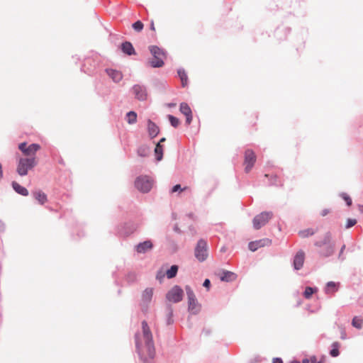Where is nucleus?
<instances>
[{
    "label": "nucleus",
    "mask_w": 363,
    "mask_h": 363,
    "mask_svg": "<svg viewBox=\"0 0 363 363\" xmlns=\"http://www.w3.org/2000/svg\"><path fill=\"white\" fill-rule=\"evenodd\" d=\"M330 213L328 209H323L320 211V214L321 216H325Z\"/></svg>",
    "instance_id": "nucleus-40"
},
{
    "label": "nucleus",
    "mask_w": 363,
    "mask_h": 363,
    "mask_svg": "<svg viewBox=\"0 0 363 363\" xmlns=\"http://www.w3.org/2000/svg\"><path fill=\"white\" fill-rule=\"evenodd\" d=\"M133 93L135 97L140 101H145L147 98L146 88L140 84H135L133 86Z\"/></svg>",
    "instance_id": "nucleus-12"
},
{
    "label": "nucleus",
    "mask_w": 363,
    "mask_h": 363,
    "mask_svg": "<svg viewBox=\"0 0 363 363\" xmlns=\"http://www.w3.org/2000/svg\"><path fill=\"white\" fill-rule=\"evenodd\" d=\"M291 363H300V362L297 360L292 361Z\"/></svg>",
    "instance_id": "nucleus-49"
},
{
    "label": "nucleus",
    "mask_w": 363,
    "mask_h": 363,
    "mask_svg": "<svg viewBox=\"0 0 363 363\" xmlns=\"http://www.w3.org/2000/svg\"><path fill=\"white\" fill-rule=\"evenodd\" d=\"M183 296V290L179 286H174L168 291L166 297L169 301L177 303L182 300Z\"/></svg>",
    "instance_id": "nucleus-10"
},
{
    "label": "nucleus",
    "mask_w": 363,
    "mask_h": 363,
    "mask_svg": "<svg viewBox=\"0 0 363 363\" xmlns=\"http://www.w3.org/2000/svg\"><path fill=\"white\" fill-rule=\"evenodd\" d=\"M195 256L200 262L204 261L208 257L207 243L203 240H199L195 248Z\"/></svg>",
    "instance_id": "nucleus-9"
},
{
    "label": "nucleus",
    "mask_w": 363,
    "mask_h": 363,
    "mask_svg": "<svg viewBox=\"0 0 363 363\" xmlns=\"http://www.w3.org/2000/svg\"><path fill=\"white\" fill-rule=\"evenodd\" d=\"M33 195L40 205H43L48 201L47 195L40 190L33 192Z\"/></svg>",
    "instance_id": "nucleus-17"
},
{
    "label": "nucleus",
    "mask_w": 363,
    "mask_h": 363,
    "mask_svg": "<svg viewBox=\"0 0 363 363\" xmlns=\"http://www.w3.org/2000/svg\"><path fill=\"white\" fill-rule=\"evenodd\" d=\"M165 141V138H162V139H160V144L161 145L162 143L164 142Z\"/></svg>",
    "instance_id": "nucleus-47"
},
{
    "label": "nucleus",
    "mask_w": 363,
    "mask_h": 363,
    "mask_svg": "<svg viewBox=\"0 0 363 363\" xmlns=\"http://www.w3.org/2000/svg\"><path fill=\"white\" fill-rule=\"evenodd\" d=\"M3 177V171H2V165L0 164V179Z\"/></svg>",
    "instance_id": "nucleus-45"
},
{
    "label": "nucleus",
    "mask_w": 363,
    "mask_h": 363,
    "mask_svg": "<svg viewBox=\"0 0 363 363\" xmlns=\"http://www.w3.org/2000/svg\"><path fill=\"white\" fill-rule=\"evenodd\" d=\"M178 272V267L177 265H172L169 269L166 272V275L168 279L174 278Z\"/></svg>",
    "instance_id": "nucleus-28"
},
{
    "label": "nucleus",
    "mask_w": 363,
    "mask_h": 363,
    "mask_svg": "<svg viewBox=\"0 0 363 363\" xmlns=\"http://www.w3.org/2000/svg\"><path fill=\"white\" fill-rule=\"evenodd\" d=\"M150 51L153 55V58L148 63L152 67H161L164 65V52L158 47L152 45L150 47Z\"/></svg>",
    "instance_id": "nucleus-4"
},
{
    "label": "nucleus",
    "mask_w": 363,
    "mask_h": 363,
    "mask_svg": "<svg viewBox=\"0 0 363 363\" xmlns=\"http://www.w3.org/2000/svg\"><path fill=\"white\" fill-rule=\"evenodd\" d=\"M135 183L136 188L143 192L149 191L153 184L152 180L146 176L137 178Z\"/></svg>",
    "instance_id": "nucleus-8"
},
{
    "label": "nucleus",
    "mask_w": 363,
    "mask_h": 363,
    "mask_svg": "<svg viewBox=\"0 0 363 363\" xmlns=\"http://www.w3.org/2000/svg\"><path fill=\"white\" fill-rule=\"evenodd\" d=\"M317 291L316 289H313L310 286H307L305 289V291L303 293V296L306 298H310L313 293H315Z\"/></svg>",
    "instance_id": "nucleus-32"
},
{
    "label": "nucleus",
    "mask_w": 363,
    "mask_h": 363,
    "mask_svg": "<svg viewBox=\"0 0 363 363\" xmlns=\"http://www.w3.org/2000/svg\"><path fill=\"white\" fill-rule=\"evenodd\" d=\"M153 295V290L152 289L147 288L146 289L142 295V298L144 302H149L150 301Z\"/></svg>",
    "instance_id": "nucleus-22"
},
{
    "label": "nucleus",
    "mask_w": 363,
    "mask_h": 363,
    "mask_svg": "<svg viewBox=\"0 0 363 363\" xmlns=\"http://www.w3.org/2000/svg\"><path fill=\"white\" fill-rule=\"evenodd\" d=\"M315 245L320 248L319 253L323 257H328L334 252V244L329 233L324 235L322 240L315 242Z\"/></svg>",
    "instance_id": "nucleus-2"
},
{
    "label": "nucleus",
    "mask_w": 363,
    "mask_h": 363,
    "mask_svg": "<svg viewBox=\"0 0 363 363\" xmlns=\"http://www.w3.org/2000/svg\"><path fill=\"white\" fill-rule=\"evenodd\" d=\"M169 314H170V315H172V310H170V311H169Z\"/></svg>",
    "instance_id": "nucleus-50"
},
{
    "label": "nucleus",
    "mask_w": 363,
    "mask_h": 363,
    "mask_svg": "<svg viewBox=\"0 0 363 363\" xmlns=\"http://www.w3.org/2000/svg\"><path fill=\"white\" fill-rule=\"evenodd\" d=\"M341 196L346 201L348 206L352 205V199L347 194H342Z\"/></svg>",
    "instance_id": "nucleus-36"
},
{
    "label": "nucleus",
    "mask_w": 363,
    "mask_h": 363,
    "mask_svg": "<svg viewBox=\"0 0 363 363\" xmlns=\"http://www.w3.org/2000/svg\"><path fill=\"white\" fill-rule=\"evenodd\" d=\"M152 243L150 240H146L138 244L136 250L138 253H145L147 250L152 249Z\"/></svg>",
    "instance_id": "nucleus-18"
},
{
    "label": "nucleus",
    "mask_w": 363,
    "mask_h": 363,
    "mask_svg": "<svg viewBox=\"0 0 363 363\" xmlns=\"http://www.w3.org/2000/svg\"><path fill=\"white\" fill-rule=\"evenodd\" d=\"M133 28L135 30L140 32L143 28V23L140 21H138L133 24Z\"/></svg>",
    "instance_id": "nucleus-34"
},
{
    "label": "nucleus",
    "mask_w": 363,
    "mask_h": 363,
    "mask_svg": "<svg viewBox=\"0 0 363 363\" xmlns=\"http://www.w3.org/2000/svg\"><path fill=\"white\" fill-rule=\"evenodd\" d=\"M273 213L272 212H262L259 215H257L252 220L253 227L256 230L260 229L264 226L269 220L272 218Z\"/></svg>",
    "instance_id": "nucleus-6"
},
{
    "label": "nucleus",
    "mask_w": 363,
    "mask_h": 363,
    "mask_svg": "<svg viewBox=\"0 0 363 363\" xmlns=\"http://www.w3.org/2000/svg\"><path fill=\"white\" fill-rule=\"evenodd\" d=\"M337 288H338V286H337V284H335L333 281H329L327 284V286H326V289H325V292L327 294L333 293V292H335V291H336L337 290Z\"/></svg>",
    "instance_id": "nucleus-29"
},
{
    "label": "nucleus",
    "mask_w": 363,
    "mask_h": 363,
    "mask_svg": "<svg viewBox=\"0 0 363 363\" xmlns=\"http://www.w3.org/2000/svg\"><path fill=\"white\" fill-rule=\"evenodd\" d=\"M185 289L188 297L189 311L192 314H197L201 310V306L199 304L196 298V296L191 287L186 286Z\"/></svg>",
    "instance_id": "nucleus-5"
},
{
    "label": "nucleus",
    "mask_w": 363,
    "mask_h": 363,
    "mask_svg": "<svg viewBox=\"0 0 363 363\" xmlns=\"http://www.w3.org/2000/svg\"><path fill=\"white\" fill-rule=\"evenodd\" d=\"M256 162V155L252 150H247L245 152L244 166L245 172L248 173Z\"/></svg>",
    "instance_id": "nucleus-11"
},
{
    "label": "nucleus",
    "mask_w": 363,
    "mask_h": 363,
    "mask_svg": "<svg viewBox=\"0 0 363 363\" xmlns=\"http://www.w3.org/2000/svg\"><path fill=\"white\" fill-rule=\"evenodd\" d=\"M12 187L16 191L18 194L22 195V196H28V191L26 188L22 186L16 182H12Z\"/></svg>",
    "instance_id": "nucleus-21"
},
{
    "label": "nucleus",
    "mask_w": 363,
    "mask_h": 363,
    "mask_svg": "<svg viewBox=\"0 0 363 363\" xmlns=\"http://www.w3.org/2000/svg\"><path fill=\"white\" fill-rule=\"evenodd\" d=\"M309 362H310V359H303V363H309Z\"/></svg>",
    "instance_id": "nucleus-46"
},
{
    "label": "nucleus",
    "mask_w": 363,
    "mask_h": 363,
    "mask_svg": "<svg viewBox=\"0 0 363 363\" xmlns=\"http://www.w3.org/2000/svg\"><path fill=\"white\" fill-rule=\"evenodd\" d=\"M273 363H283V361L280 358H274L273 359Z\"/></svg>",
    "instance_id": "nucleus-42"
},
{
    "label": "nucleus",
    "mask_w": 363,
    "mask_h": 363,
    "mask_svg": "<svg viewBox=\"0 0 363 363\" xmlns=\"http://www.w3.org/2000/svg\"><path fill=\"white\" fill-rule=\"evenodd\" d=\"M305 259V253L303 251H298L294 257V267L295 269H300L304 263Z\"/></svg>",
    "instance_id": "nucleus-14"
},
{
    "label": "nucleus",
    "mask_w": 363,
    "mask_h": 363,
    "mask_svg": "<svg viewBox=\"0 0 363 363\" xmlns=\"http://www.w3.org/2000/svg\"><path fill=\"white\" fill-rule=\"evenodd\" d=\"M147 130H148L149 135L151 138H155L159 133L160 128L155 123H153L150 120H148L147 121Z\"/></svg>",
    "instance_id": "nucleus-15"
},
{
    "label": "nucleus",
    "mask_w": 363,
    "mask_h": 363,
    "mask_svg": "<svg viewBox=\"0 0 363 363\" xmlns=\"http://www.w3.org/2000/svg\"><path fill=\"white\" fill-rule=\"evenodd\" d=\"M178 75L181 79L182 86H186L188 84V77L184 69H179Z\"/></svg>",
    "instance_id": "nucleus-24"
},
{
    "label": "nucleus",
    "mask_w": 363,
    "mask_h": 363,
    "mask_svg": "<svg viewBox=\"0 0 363 363\" xmlns=\"http://www.w3.org/2000/svg\"><path fill=\"white\" fill-rule=\"evenodd\" d=\"M126 120L129 124H133L137 121V113L135 111H129L126 114Z\"/></svg>",
    "instance_id": "nucleus-27"
},
{
    "label": "nucleus",
    "mask_w": 363,
    "mask_h": 363,
    "mask_svg": "<svg viewBox=\"0 0 363 363\" xmlns=\"http://www.w3.org/2000/svg\"><path fill=\"white\" fill-rule=\"evenodd\" d=\"M341 338H342V339H343V340L346 339V333H345V330H342V333H341Z\"/></svg>",
    "instance_id": "nucleus-44"
},
{
    "label": "nucleus",
    "mask_w": 363,
    "mask_h": 363,
    "mask_svg": "<svg viewBox=\"0 0 363 363\" xmlns=\"http://www.w3.org/2000/svg\"><path fill=\"white\" fill-rule=\"evenodd\" d=\"M271 243V240L268 238H263L259 240L250 242L248 245V247L250 250L255 252L260 247L270 245Z\"/></svg>",
    "instance_id": "nucleus-13"
},
{
    "label": "nucleus",
    "mask_w": 363,
    "mask_h": 363,
    "mask_svg": "<svg viewBox=\"0 0 363 363\" xmlns=\"http://www.w3.org/2000/svg\"><path fill=\"white\" fill-rule=\"evenodd\" d=\"M316 232V230H314L313 228H308L306 230H303L298 232V235L301 238H307L308 236H311L315 234Z\"/></svg>",
    "instance_id": "nucleus-25"
},
{
    "label": "nucleus",
    "mask_w": 363,
    "mask_h": 363,
    "mask_svg": "<svg viewBox=\"0 0 363 363\" xmlns=\"http://www.w3.org/2000/svg\"><path fill=\"white\" fill-rule=\"evenodd\" d=\"M186 123L189 125L191 123L192 121V113H190L189 115L186 116Z\"/></svg>",
    "instance_id": "nucleus-39"
},
{
    "label": "nucleus",
    "mask_w": 363,
    "mask_h": 363,
    "mask_svg": "<svg viewBox=\"0 0 363 363\" xmlns=\"http://www.w3.org/2000/svg\"><path fill=\"white\" fill-rule=\"evenodd\" d=\"M18 149L27 157H36V152L40 149V145L36 143L28 145L26 143H21L18 145Z\"/></svg>",
    "instance_id": "nucleus-7"
},
{
    "label": "nucleus",
    "mask_w": 363,
    "mask_h": 363,
    "mask_svg": "<svg viewBox=\"0 0 363 363\" xmlns=\"http://www.w3.org/2000/svg\"><path fill=\"white\" fill-rule=\"evenodd\" d=\"M155 155L156 160L160 161L163 157V147L158 143L155 148Z\"/></svg>",
    "instance_id": "nucleus-23"
},
{
    "label": "nucleus",
    "mask_w": 363,
    "mask_h": 363,
    "mask_svg": "<svg viewBox=\"0 0 363 363\" xmlns=\"http://www.w3.org/2000/svg\"><path fill=\"white\" fill-rule=\"evenodd\" d=\"M340 345L337 342H335L332 345V350L330 352V354L332 357H337L339 355V347Z\"/></svg>",
    "instance_id": "nucleus-30"
},
{
    "label": "nucleus",
    "mask_w": 363,
    "mask_h": 363,
    "mask_svg": "<svg viewBox=\"0 0 363 363\" xmlns=\"http://www.w3.org/2000/svg\"><path fill=\"white\" fill-rule=\"evenodd\" d=\"M150 29H151L152 31H155V23H154V21H151V23H150Z\"/></svg>",
    "instance_id": "nucleus-43"
},
{
    "label": "nucleus",
    "mask_w": 363,
    "mask_h": 363,
    "mask_svg": "<svg viewBox=\"0 0 363 363\" xmlns=\"http://www.w3.org/2000/svg\"><path fill=\"white\" fill-rule=\"evenodd\" d=\"M352 325L357 329H361L363 325V318L359 316H354L352 319Z\"/></svg>",
    "instance_id": "nucleus-26"
},
{
    "label": "nucleus",
    "mask_w": 363,
    "mask_h": 363,
    "mask_svg": "<svg viewBox=\"0 0 363 363\" xmlns=\"http://www.w3.org/2000/svg\"><path fill=\"white\" fill-rule=\"evenodd\" d=\"M180 111L184 115V116H186V115H189L190 113H191V110L189 107V106L186 104V103H182L180 104Z\"/></svg>",
    "instance_id": "nucleus-31"
},
{
    "label": "nucleus",
    "mask_w": 363,
    "mask_h": 363,
    "mask_svg": "<svg viewBox=\"0 0 363 363\" xmlns=\"http://www.w3.org/2000/svg\"><path fill=\"white\" fill-rule=\"evenodd\" d=\"M135 345L139 355L145 363L155 357V350L152 334L146 321L142 322V333L135 334Z\"/></svg>",
    "instance_id": "nucleus-1"
},
{
    "label": "nucleus",
    "mask_w": 363,
    "mask_h": 363,
    "mask_svg": "<svg viewBox=\"0 0 363 363\" xmlns=\"http://www.w3.org/2000/svg\"><path fill=\"white\" fill-rule=\"evenodd\" d=\"M235 273L229 271H224L220 275V279L223 281H232L236 279Z\"/></svg>",
    "instance_id": "nucleus-19"
},
{
    "label": "nucleus",
    "mask_w": 363,
    "mask_h": 363,
    "mask_svg": "<svg viewBox=\"0 0 363 363\" xmlns=\"http://www.w3.org/2000/svg\"><path fill=\"white\" fill-rule=\"evenodd\" d=\"M187 189V187L182 188L180 184H177L174 186L171 190V193L173 194L174 192H177V191H183Z\"/></svg>",
    "instance_id": "nucleus-35"
},
{
    "label": "nucleus",
    "mask_w": 363,
    "mask_h": 363,
    "mask_svg": "<svg viewBox=\"0 0 363 363\" xmlns=\"http://www.w3.org/2000/svg\"><path fill=\"white\" fill-rule=\"evenodd\" d=\"M359 208L361 212H363V206H359Z\"/></svg>",
    "instance_id": "nucleus-48"
},
{
    "label": "nucleus",
    "mask_w": 363,
    "mask_h": 363,
    "mask_svg": "<svg viewBox=\"0 0 363 363\" xmlns=\"http://www.w3.org/2000/svg\"><path fill=\"white\" fill-rule=\"evenodd\" d=\"M356 223H357V220L355 219L349 218L347 220L346 228H350L354 226Z\"/></svg>",
    "instance_id": "nucleus-37"
},
{
    "label": "nucleus",
    "mask_w": 363,
    "mask_h": 363,
    "mask_svg": "<svg viewBox=\"0 0 363 363\" xmlns=\"http://www.w3.org/2000/svg\"><path fill=\"white\" fill-rule=\"evenodd\" d=\"M211 282L209 279H206L203 282V286L208 288L210 286Z\"/></svg>",
    "instance_id": "nucleus-41"
},
{
    "label": "nucleus",
    "mask_w": 363,
    "mask_h": 363,
    "mask_svg": "<svg viewBox=\"0 0 363 363\" xmlns=\"http://www.w3.org/2000/svg\"><path fill=\"white\" fill-rule=\"evenodd\" d=\"M168 118L169 120L171 125L174 128H177L180 123L179 120L172 115H169Z\"/></svg>",
    "instance_id": "nucleus-33"
},
{
    "label": "nucleus",
    "mask_w": 363,
    "mask_h": 363,
    "mask_svg": "<svg viewBox=\"0 0 363 363\" xmlns=\"http://www.w3.org/2000/svg\"><path fill=\"white\" fill-rule=\"evenodd\" d=\"M310 362L311 363H323L324 362V358H323L322 359H320V361H318L317 360V358L315 357H311L310 358Z\"/></svg>",
    "instance_id": "nucleus-38"
},
{
    "label": "nucleus",
    "mask_w": 363,
    "mask_h": 363,
    "mask_svg": "<svg viewBox=\"0 0 363 363\" xmlns=\"http://www.w3.org/2000/svg\"><path fill=\"white\" fill-rule=\"evenodd\" d=\"M38 164L36 157H21L18 160L16 172L20 176L27 175L28 171Z\"/></svg>",
    "instance_id": "nucleus-3"
},
{
    "label": "nucleus",
    "mask_w": 363,
    "mask_h": 363,
    "mask_svg": "<svg viewBox=\"0 0 363 363\" xmlns=\"http://www.w3.org/2000/svg\"><path fill=\"white\" fill-rule=\"evenodd\" d=\"M121 49L124 53H125L128 55L135 54V49H134L133 45L130 42H125V43H122Z\"/></svg>",
    "instance_id": "nucleus-20"
},
{
    "label": "nucleus",
    "mask_w": 363,
    "mask_h": 363,
    "mask_svg": "<svg viewBox=\"0 0 363 363\" xmlns=\"http://www.w3.org/2000/svg\"><path fill=\"white\" fill-rule=\"evenodd\" d=\"M106 72L108 74V75L115 82H119L123 78V74L120 71L112 69H107L106 70Z\"/></svg>",
    "instance_id": "nucleus-16"
}]
</instances>
